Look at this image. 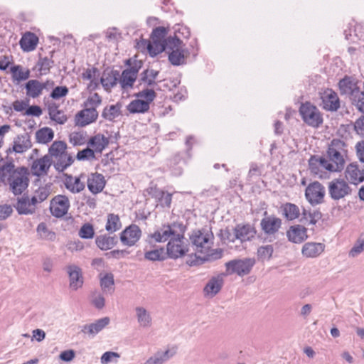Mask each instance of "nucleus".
<instances>
[{"label":"nucleus","instance_id":"obj_1","mask_svg":"<svg viewBox=\"0 0 364 364\" xmlns=\"http://www.w3.org/2000/svg\"><path fill=\"white\" fill-rule=\"evenodd\" d=\"M28 175L27 168H16L13 161H6L0 167L1 181L9 183L15 196L21 195L27 188L29 183Z\"/></svg>","mask_w":364,"mask_h":364},{"label":"nucleus","instance_id":"obj_2","mask_svg":"<svg viewBox=\"0 0 364 364\" xmlns=\"http://www.w3.org/2000/svg\"><path fill=\"white\" fill-rule=\"evenodd\" d=\"M346 143L338 139L331 141L327 150L328 167L330 172H341L345 166Z\"/></svg>","mask_w":364,"mask_h":364},{"label":"nucleus","instance_id":"obj_3","mask_svg":"<svg viewBox=\"0 0 364 364\" xmlns=\"http://www.w3.org/2000/svg\"><path fill=\"white\" fill-rule=\"evenodd\" d=\"M168 54L169 62L175 66L186 63L188 52L184 48L183 41L176 36L168 37V42L164 50Z\"/></svg>","mask_w":364,"mask_h":364},{"label":"nucleus","instance_id":"obj_4","mask_svg":"<svg viewBox=\"0 0 364 364\" xmlns=\"http://www.w3.org/2000/svg\"><path fill=\"white\" fill-rule=\"evenodd\" d=\"M168 30L160 26L156 28L151 33L150 41H144V44L146 46L148 52L151 57L156 56L158 54L164 52V50L168 42V38H166Z\"/></svg>","mask_w":364,"mask_h":364},{"label":"nucleus","instance_id":"obj_5","mask_svg":"<svg viewBox=\"0 0 364 364\" xmlns=\"http://www.w3.org/2000/svg\"><path fill=\"white\" fill-rule=\"evenodd\" d=\"M328 194L333 201L344 200L352 194L353 188L343 178H336L328 183Z\"/></svg>","mask_w":364,"mask_h":364},{"label":"nucleus","instance_id":"obj_6","mask_svg":"<svg viewBox=\"0 0 364 364\" xmlns=\"http://www.w3.org/2000/svg\"><path fill=\"white\" fill-rule=\"evenodd\" d=\"M186 230V225L182 222H174L167 225H163L161 228L150 235V238L157 242H164L169 238L182 236Z\"/></svg>","mask_w":364,"mask_h":364},{"label":"nucleus","instance_id":"obj_7","mask_svg":"<svg viewBox=\"0 0 364 364\" xmlns=\"http://www.w3.org/2000/svg\"><path fill=\"white\" fill-rule=\"evenodd\" d=\"M255 264V259L253 258H244L232 259L225 263V275L236 274L240 277L247 275L250 273Z\"/></svg>","mask_w":364,"mask_h":364},{"label":"nucleus","instance_id":"obj_8","mask_svg":"<svg viewBox=\"0 0 364 364\" xmlns=\"http://www.w3.org/2000/svg\"><path fill=\"white\" fill-rule=\"evenodd\" d=\"M282 225L281 218L274 215H269L267 211L264 213V217L260 221L261 230L272 242L276 239V235L279 232Z\"/></svg>","mask_w":364,"mask_h":364},{"label":"nucleus","instance_id":"obj_9","mask_svg":"<svg viewBox=\"0 0 364 364\" xmlns=\"http://www.w3.org/2000/svg\"><path fill=\"white\" fill-rule=\"evenodd\" d=\"M299 113L303 121L309 126L318 127L323 123V118L320 111L310 102L301 104L299 108Z\"/></svg>","mask_w":364,"mask_h":364},{"label":"nucleus","instance_id":"obj_10","mask_svg":"<svg viewBox=\"0 0 364 364\" xmlns=\"http://www.w3.org/2000/svg\"><path fill=\"white\" fill-rule=\"evenodd\" d=\"M304 195L311 205H321L325 202L326 188L320 182L314 181L306 186Z\"/></svg>","mask_w":364,"mask_h":364},{"label":"nucleus","instance_id":"obj_11","mask_svg":"<svg viewBox=\"0 0 364 364\" xmlns=\"http://www.w3.org/2000/svg\"><path fill=\"white\" fill-rule=\"evenodd\" d=\"M213 236L208 233H203L200 230L193 231L190 236L192 245L195 247L196 253H206L211 247Z\"/></svg>","mask_w":364,"mask_h":364},{"label":"nucleus","instance_id":"obj_12","mask_svg":"<svg viewBox=\"0 0 364 364\" xmlns=\"http://www.w3.org/2000/svg\"><path fill=\"white\" fill-rule=\"evenodd\" d=\"M184 235L171 237L166 245V255L171 259H178L184 256L188 249L183 242Z\"/></svg>","mask_w":364,"mask_h":364},{"label":"nucleus","instance_id":"obj_13","mask_svg":"<svg viewBox=\"0 0 364 364\" xmlns=\"http://www.w3.org/2000/svg\"><path fill=\"white\" fill-rule=\"evenodd\" d=\"M70 208V201L67 196L63 195L55 196L50 204L51 214L56 218L64 216Z\"/></svg>","mask_w":364,"mask_h":364},{"label":"nucleus","instance_id":"obj_14","mask_svg":"<svg viewBox=\"0 0 364 364\" xmlns=\"http://www.w3.org/2000/svg\"><path fill=\"white\" fill-rule=\"evenodd\" d=\"M328 162L324 156L313 155L309 159V169L311 173L319 178H324L326 173L328 171Z\"/></svg>","mask_w":364,"mask_h":364},{"label":"nucleus","instance_id":"obj_15","mask_svg":"<svg viewBox=\"0 0 364 364\" xmlns=\"http://www.w3.org/2000/svg\"><path fill=\"white\" fill-rule=\"evenodd\" d=\"M359 81L352 76L346 75L338 82V87L341 95H346L350 99L360 90Z\"/></svg>","mask_w":364,"mask_h":364},{"label":"nucleus","instance_id":"obj_16","mask_svg":"<svg viewBox=\"0 0 364 364\" xmlns=\"http://www.w3.org/2000/svg\"><path fill=\"white\" fill-rule=\"evenodd\" d=\"M66 272L69 277V287L73 291L80 289L84 284V277L80 267L75 264L66 267Z\"/></svg>","mask_w":364,"mask_h":364},{"label":"nucleus","instance_id":"obj_17","mask_svg":"<svg viewBox=\"0 0 364 364\" xmlns=\"http://www.w3.org/2000/svg\"><path fill=\"white\" fill-rule=\"evenodd\" d=\"M141 231L138 225L132 224L126 228L120 234V240L124 245H134L140 239Z\"/></svg>","mask_w":364,"mask_h":364},{"label":"nucleus","instance_id":"obj_18","mask_svg":"<svg viewBox=\"0 0 364 364\" xmlns=\"http://www.w3.org/2000/svg\"><path fill=\"white\" fill-rule=\"evenodd\" d=\"M344 173L348 183L358 185L364 181V168L356 164L348 165Z\"/></svg>","mask_w":364,"mask_h":364},{"label":"nucleus","instance_id":"obj_19","mask_svg":"<svg viewBox=\"0 0 364 364\" xmlns=\"http://www.w3.org/2000/svg\"><path fill=\"white\" fill-rule=\"evenodd\" d=\"M20 215H30L35 213L36 209V200L35 198H29L28 195L23 194L18 198L17 203L14 205Z\"/></svg>","mask_w":364,"mask_h":364},{"label":"nucleus","instance_id":"obj_20","mask_svg":"<svg viewBox=\"0 0 364 364\" xmlns=\"http://www.w3.org/2000/svg\"><path fill=\"white\" fill-rule=\"evenodd\" d=\"M110 319L109 317H103L96 320L95 322L85 324L82 327L81 332L87 334L90 337L94 338L97 333L102 331L109 325Z\"/></svg>","mask_w":364,"mask_h":364},{"label":"nucleus","instance_id":"obj_21","mask_svg":"<svg viewBox=\"0 0 364 364\" xmlns=\"http://www.w3.org/2000/svg\"><path fill=\"white\" fill-rule=\"evenodd\" d=\"M323 108L328 111H336L340 107V100L336 92L328 89L321 95Z\"/></svg>","mask_w":364,"mask_h":364},{"label":"nucleus","instance_id":"obj_22","mask_svg":"<svg viewBox=\"0 0 364 364\" xmlns=\"http://www.w3.org/2000/svg\"><path fill=\"white\" fill-rule=\"evenodd\" d=\"M287 237L293 243H301L308 238L307 229L301 225H291L287 231Z\"/></svg>","mask_w":364,"mask_h":364},{"label":"nucleus","instance_id":"obj_23","mask_svg":"<svg viewBox=\"0 0 364 364\" xmlns=\"http://www.w3.org/2000/svg\"><path fill=\"white\" fill-rule=\"evenodd\" d=\"M97 117L98 112L97 110L83 108V109L77 112L75 115V124L83 127L95 122Z\"/></svg>","mask_w":364,"mask_h":364},{"label":"nucleus","instance_id":"obj_24","mask_svg":"<svg viewBox=\"0 0 364 364\" xmlns=\"http://www.w3.org/2000/svg\"><path fill=\"white\" fill-rule=\"evenodd\" d=\"M147 191L148 193L154 198L161 207L170 208L172 200V194L157 188L156 187H150L147 189Z\"/></svg>","mask_w":364,"mask_h":364},{"label":"nucleus","instance_id":"obj_25","mask_svg":"<svg viewBox=\"0 0 364 364\" xmlns=\"http://www.w3.org/2000/svg\"><path fill=\"white\" fill-rule=\"evenodd\" d=\"M119 77V71L107 68L104 70L100 81L104 89L106 91H109L117 85Z\"/></svg>","mask_w":364,"mask_h":364},{"label":"nucleus","instance_id":"obj_26","mask_svg":"<svg viewBox=\"0 0 364 364\" xmlns=\"http://www.w3.org/2000/svg\"><path fill=\"white\" fill-rule=\"evenodd\" d=\"M235 237L241 242L250 241L255 237L257 230L250 224H238L234 228Z\"/></svg>","mask_w":364,"mask_h":364},{"label":"nucleus","instance_id":"obj_27","mask_svg":"<svg viewBox=\"0 0 364 364\" xmlns=\"http://www.w3.org/2000/svg\"><path fill=\"white\" fill-rule=\"evenodd\" d=\"M52 164V160L48 155L33 161L31 166V171L33 175L41 176L46 175Z\"/></svg>","mask_w":364,"mask_h":364},{"label":"nucleus","instance_id":"obj_28","mask_svg":"<svg viewBox=\"0 0 364 364\" xmlns=\"http://www.w3.org/2000/svg\"><path fill=\"white\" fill-rule=\"evenodd\" d=\"M223 251L220 248L218 249H211V247L208 250V252L206 253H202L203 257L196 256L195 255L194 259H189L187 263L190 266H196L199 264L198 260H200V263L208 261V260H216L220 259L223 257Z\"/></svg>","mask_w":364,"mask_h":364},{"label":"nucleus","instance_id":"obj_29","mask_svg":"<svg viewBox=\"0 0 364 364\" xmlns=\"http://www.w3.org/2000/svg\"><path fill=\"white\" fill-rule=\"evenodd\" d=\"M324 245L320 242H306L302 247L301 253L307 258H315L324 251Z\"/></svg>","mask_w":364,"mask_h":364},{"label":"nucleus","instance_id":"obj_30","mask_svg":"<svg viewBox=\"0 0 364 364\" xmlns=\"http://www.w3.org/2000/svg\"><path fill=\"white\" fill-rule=\"evenodd\" d=\"M223 284V277L218 275L212 277L203 289L205 295L211 297L215 296L221 289Z\"/></svg>","mask_w":364,"mask_h":364},{"label":"nucleus","instance_id":"obj_31","mask_svg":"<svg viewBox=\"0 0 364 364\" xmlns=\"http://www.w3.org/2000/svg\"><path fill=\"white\" fill-rule=\"evenodd\" d=\"M134 311L139 325L144 328H149L152 324L151 313L142 306H136Z\"/></svg>","mask_w":364,"mask_h":364},{"label":"nucleus","instance_id":"obj_32","mask_svg":"<svg viewBox=\"0 0 364 364\" xmlns=\"http://www.w3.org/2000/svg\"><path fill=\"white\" fill-rule=\"evenodd\" d=\"M105 186L104 176L100 173L92 174L87 181V187L90 192L94 194L100 193Z\"/></svg>","mask_w":364,"mask_h":364},{"label":"nucleus","instance_id":"obj_33","mask_svg":"<svg viewBox=\"0 0 364 364\" xmlns=\"http://www.w3.org/2000/svg\"><path fill=\"white\" fill-rule=\"evenodd\" d=\"M282 215L287 220H294L301 215L299 208L294 203H286L281 206Z\"/></svg>","mask_w":364,"mask_h":364},{"label":"nucleus","instance_id":"obj_34","mask_svg":"<svg viewBox=\"0 0 364 364\" xmlns=\"http://www.w3.org/2000/svg\"><path fill=\"white\" fill-rule=\"evenodd\" d=\"M122 104L119 102L115 105L106 106L102 112V117L109 122H114L115 119L122 115Z\"/></svg>","mask_w":364,"mask_h":364},{"label":"nucleus","instance_id":"obj_35","mask_svg":"<svg viewBox=\"0 0 364 364\" xmlns=\"http://www.w3.org/2000/svg\"><path fill=\"white\" fill-rule=\"evenodd\" d=\"M38 38L33 33L27 32L21 38L20 46L23 50L29 52L36 49Z\"/></svg>","mask_w":364,"mask_h":364},{"label":"nucleus","instance_id":"obj_36","mask_svg":"<svg viewBox=\"0 0 364 364\" xmlns=\"http://www.w3.org/2000/svg\"><path fill=\"white\" fill-rule=\"evenodd\" d=\"M45 86L38 80H30L25 85L26 95L29 97L36 98L39 97Z\"/></svg>","mask_w":364,"mask_h":364},{"label":"nucleus","instance_id":"obj_37","mask_svg":"<svg viewBox=\"0 0 364 364\" xmlns=\"http://www.w3.org/2000/svg\"><path fill=\"white\" fill-rule=\"evenodd\" d=\"M88 144L94 149V151L102 153L109 144V139L105 135L97 134L90 139Z\"/></svg>","mask_w":364,"mask_h":364},{"label":"nucleus","instance_id":"obj_38","mask_svg":"<svg viewBox=\"0 0 364 364\" xmlns=\"http://www.w3.org/2000/svg\"><path fill=\"white\" fill-rule=\"evenodd\" d=\"M31 147L29 136L27 134L18 136L14 141L12 151L16 153H23Z\"/></svg>","mask_w":364,"mask_h":364},{"label":"nucleus","instance_id":"obj_39","mask_svg":"<svg viewBox=\"0 0 364 364\" xmlns=\"http://www.w3.org/2000/svg\"><path fill=\"white\" fill-rule=\"evenodd\" d=\"M52 161H53L55 168L58 172L64 171L74 162L73 158L68 152H65Z\"/></svg>","mask_w":364,"mask_h":364},{"label":"nucleus","instance_id":"obj_40","mask_svg":"<svg viewBox=\"0 0 364 364\" xmlns=\"http://www.w3.org/2000/svg\"><path fill=\"white\" fill-rule=\"evenodd\" d=\"M100 287L102 291L105 294H112L114 291V279L112 273H106L100 274Z\"/></svg>","mask_w":364,"mask_h":364},{"label":"nucleus","instance_id":"obj_41","mask_svg":"<svg viewBox=\"0 0 364 364\" xmlns=\"http://www.w3.org/2000/svg\"><path fill=\"white\" fill-rule=\"evenodd\" d=\"M97 246L102 250H110L117 242L116 236H107L106 235H99L96 237Z\"/></svg>","mask_w":364,"mask_h":364},{"label":"nucleus","instance_id":"obj_42","mask_svg":"<svg viewBox=\"0 0 364 364\" xmlns=\"http://www.w3.org/2000/svg\"><path fill=\"white\" fill-rule=\"evenodd\" d=\"M322 218V213L318 210H307L304 208L301 212V221L308 223L311 225H316V223Z\"/></svg>","mask_w":364,"mask_h":364},{"label":"nucleus","instance_id":"obj_43","mask_svg":"<svg viewBox=\"0 0 364 364\" xmlns=\"http://www.w3.org/2000/svg\"><path fill=\"white\" fill-rule=\"evenodd\" d=\"M67 149V144L63 141H55L48 149V156L51 160L55 159L65 154Z\"/></svg>","mask_w":364,"mask_h":364},{"label":"nucleus","instance_id":"obj_44","mask_svg":"<svg viewBox=\"0 0 364 364\" xmlns=\"http://www.w3.org/2000/svg\"><path fill=\"white\" fill-rule=\"evenodd\" d=\"M149 102H144L141 100H132L127 107V110L131 114L145 113L149 109Z\"/></svg>","mask_w":364,"mask_h":364},{"label":"nucleus","instance_id":"obj_45","mask_svg":"<svg viewBox=\"0 0 364 364\" xmlns=\"http://www.w3.org/2000/svg\"><path fill=\"white\" fill-rule=\"evenodd\" d=\"M159 72L153 69H146L140 74V83H144L147 86H152L156 84L155 80L159 75Z\"/></svg>","mask_w":364,"mask_h":364},{"label":"nucleus","instance_id":"obj_46","mask_svg":"<svg viewBox=\"0 0 364 364\" xmlns=\"http://www.w3.org/2000/svg\"><path fill=\"white\" fill-rule=\"evenodd\" d=\"M54 137V132L51 128L43 127L36 132V141L41 144H48Z\"/></svg>","mask_w":364,"mask_h":364},{"label":"nucleus","instance_id":"obj_47","mask_svg":"<svg viewBox=\"0 0 364 364\" xmlns=\"http://www.w3.org/2000/svg\"><path fill=\"white\" fill-rule=\"evenodd\" d=\"M65 185L69 191L74 193L80 192L85 188V185L80 181V178L71 176L67 177Z\"/></svg>","mask_w":364,"mask_h":364},{"label":"nucleus","instance_id":"obj_48","mask_svg":"<svg viewBox=\"0 0 364 364\" xmlns=\"http://www.w3.org/2000/svg\"><path fill=\"white\" fill-rule=\"evenodd\" d=\"M136 78L137 76L129 72L126 69L124 70L119 79V83L122 88L124 90L132 88Z\"/></svg>","mask_w":364,"mask_h":364},{"label":"nucleus","instance_id":"obj_49","mask_svg":"<svg viewBox=\"0 0 364 364\" xmlns=\"http://www.w3.org/2000/svg\"><path fill=\"white\" fill-rule=\"evenodd\" d=\"M178 351V347L176 346H169L164 351H157L155 355L158 357V360L161 364L169 360L173 356H175Z\"/></svg>","mask_w":364,"mask_h":364},{"label":"nucleus","instance_id":"obj_50","mask_svg":"<svg viewBox=\"0 0 364 364\" xmlns=\"http://www.w3.org/2000/svg\"><path fill=\"white\" fill-rule=\"evenodd\" d=\"M122 227V224L119 218L117 215L109 214L107 215V221L105 226V229L107 232L112 233L119 230Z\"/></svg>","mask_w":364,"mask_h":364},{"label":"nucleus","instance_id":"obj_51","mask_svg":"<svg viewBox=\"0 0 364 364\" xmlns=\"http://www.w3.org/2000/svg\"><path fill=\"white\" fill-rule=\"evenodd\" d=\"M10 71L14 80L18 82L26 80L30 77V70L28 69L23 70L19 65L12 66Z\"/></svg>","mask_w":364,"mask_h":364},{"label":"nucleus","instance_id":"obj_52","mask_svg":"<svg viewBox=\"0 0 364 364\" xmlns=\"http://www.w3.org/2000/svg\"><path fill=\"white\" fill-rule=\"evenodd\" d=\"M166 257V252L164 248L146 251L144 254V258L150 261H163Z\"/></svg>","mask_w":364,"mask_h":364},{"label":"nucleus","instance_id":"obj_53","mask_svg":"<svg viewBox=\"0 0 364 364\" xmlns=\"http://www.w3.org/2000/svg\"><path fill=\"white\" fill-rule=\"evenodd\" d=\"M101 103L102 97L97 93H93L83 102V107L91 110H97Z\"/></svg>","mask_w":364,"mask_h":364},{"label":"nucleus","instance_id":"obj_54","mask_svg":"<svg viewBox=\"0 0 364 364\" xmlns=\"http://www.w3.org/2000/svg\"><path fill=\"white\" fill-rule=\"evenodd\" d=\"M349 100L360 112L364 114V89L360 90Z\"/></svg>","mask_w":364,"mask_h":364},{"label":"nucleus","instance_id":"obj_55","mask_svg":"<svg viewBox=\"0 0 364 364\" xmlns=\"http://www.w3.org/2000/svg\"><path fill=\"white\" fill-rule=\"evenodd\" d=\"M274 252L273 246L271 245H266L259 247L257 249V257L260 260H269L272 257Z\"/></svg>","mask_w":364,"mask_h":364},{"label":"nucleus","instance_id":"obj_56","mask_svg":"<svg viewBox=\"0 0 364 364\" xmlns=\"http://www.w3.org/2000/svg\"><path fill=\"white\" fill-rule=\"evenodd\" d=\"M50 194V188L48 186L39 187L34 193V195L32 198H35L36 200V205L38 203H41L45 200Z\"/></svg>","mask_w":364,"mask_h":364},{"label":"nucleus","instance_id":"obj_57","mask_svg":"<svg viewBox=\"0 0 364 364\" xmlns=\"http://www.w3.org/2000/svg\"><path fill=\"white\" fill-rule=\"evenodd\" d=\"M53 60L48 57L40 58L37 65L38 67L39 71L42 75H46L50 72V68L53 65Z\"/></svg>","mask_w":364,"mask_h":364},{"label":"nucleus","instance_id":"obj_58","mask_svg":"<svg viewBox=\"0 0 364 364\" xmlns=\"http://www.w3.org/2000/svg\"><path fill=\"white\" fill-rule=\"evenodd\" d=\"M94 235L93 226L90 223L84 224L79 230V236L83 239H91Z\"/></svg>","mask_w":364,"mask_h":364},{"label":"nucleus","instance_id":"obj_59","mask_svg":"<svg viewBox=\"0 0 364 364\" xmlns=\"http://www.w3.org/2000/svg\"><path fill=\"white\" fill-rule=\"evenodd\" d=\"M125 65L129 66V68H126V70L137 76L139 70L142 67L143 63L142 61L137 60H134L132 61V60L129 58L126 60Z\"/></svg>","mask_w":364,"mask_h":364},{"label":"nucleus","instance_id":"obj_60","mask_svg":"<svg viewBox=\"0 0 364 364\" xmlns=\"http://www.w3.org/2000/svg\"><path fill=\"white\" fill-rule=\"evenodd\" d=\"M363 251H364V236H361L358 238L353 248L350 250L349 255L354 257L360 254Z\"/></svg>","mask_w":364,"mask_h":364},{"label":"nucleus","instance_id":"obj_61","mask_svg":"<svg viewBox=\"0 0 364 364\" xmlns=\"http://www.w3.org/2000/svg\"><path fill=\"white\" fill-rule=\"evenodd\" d=\"M85 136L83 132H73L70 135V142L74 146L82 145L85 143Z\"/></svg>","mask_w":364,"mask_h":364},{"label":"nucleus","instance_id":"obj_62","mask_svg":"<svg viewBox=\"0 0 364 364\" xmlns=\"http://www.w3.org/2000/svg\"><path fill=\"white\" fill-rule=\"evenodd\" d=\"M68 92V88L66 86H58L52 90L50 96L54 100H58L66 96Z\"/></svg>","mask_w":364,"mask_h":364},{"label":"nucleus","instance_id":"obj_63","mask_svg":"<svg viewBox=\"0 0 364 364\" xmlns=\"http://www.w3.org/2000/svg\"><path fill=\"white\" fill-rule=\"evenodd\" d=\"M136 96L140 98L145 99L144 102H149V105L155 99L156 92L152 89H145L139 92Z\"/></svg>","mask_w":364,"mask_h":364},{"label":"nucleus","instance_id":"obj_64","mask_svg":"<svg viewBox=\"0 0 364 364\" xmlns=\"http://www.w3.org/2000/svg\"><path fill=\"white\" fill-rule=\"evenodd\" d=\"M100 75V71L97 68L92 67V68L86 69L82 73V78L83 80H90L98 77Z\"/></svg>","mask_w":364,"mask_h":364}]
</instances>
